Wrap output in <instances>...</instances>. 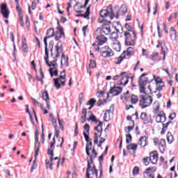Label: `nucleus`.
Here are the masks:
<instances>
[{
  "label": "nucleus",
  "instance_id": "33",
  "mask_svg": "<svg viewBox=\"0 0 178 178\" xmlns=\"http://www.w3.org/2000/svg\"><path fill=\"white\" fill-rule=\"evenodd\" d=\"M109 15V11L108 10H100V16L104 19V17H106Z\"/></svg>",
  "mask_w": 178,
  "mask_h": 178
},
{
  "label": "nucleus",
  "instance_id": "37",
  "mask_svg": "<svg viewBox=\"0 0 178 178\" xmlns=\"http://www.w3.org/2000/svg\"><path fill=\"white\" fill-rule=\"evenodd\" d=\"M54 41H50L49 43V48L50 49V52H51V56H54Z\"/></svg>",
  "mask_w": 178,
  "mask_h": 178
},
{
  "label": "nucleus",
  "instance_id": "13",
  "mask_svg": "<svg viewBox=\"0 0 178 178\" xmlns=\"http://www.w3.org/2000/svg\"><path fill=\"white\" fill-rule=\"evenodd\" d=\"M122 91H123V89L122 88V87L120 86H114V87H111L110 89V94H113L115 96H118L119 95V94H120V92H122Z\"/></svg>",
  "mask_w": 178,
  "mask_h": 178
},
{
  "label": "nucleus",
  "instance_id": "63",
  "mask_svg": "<svg viewBox=\"0 0 178 178\" xmlns=\"http://www.w3.org/2000/svg\"><path fill=\"white\" fill-rule=\"evenodd\" d=\"M175 118H176V113H172L170 114L169 119H170V120H173Z\"/></svg>",
  "mask_w": 178,
  "mask_h": 178
},
{
  "label": "nucleus",
  "instance_id": "25",
  "mask_svg": "<svg viewBox=\"0 0 178 178\" xmlns=\"http://www.w3.org/2000/svg\"><path fill=\"white\" fill-rule=\"evenodd\" d=\"M51 34V35H49ZM47 37H44V38H52L54 35H55V31L54 30V28H50L49 30L47 31Z\"/></svg>",
  "mask_w": 178,
  "mask_h": 178
},
{
  "label": "nucleus",
  "instance_id": "19",
  "mask_svg": "<svg viewBox=\"0 0 178 178\" xmlns=\"http://www.w3.org/2000/svg\"><path fill=\"white\" fill-rule=\"evenodd\" d=\"M124 27L127 31H125L124 33H132V35H134V38H136L137 35L136 34V31H133V27H131V26L126 23Z\"/></svg>",
  "mask_w": 178,
  "mask_h": 178
},
{
  "label": "nucleus",
  "instance_id": "15",
  "mask_svg": "<svg viewBox=\"0 0 178 178\" xmlns=\"http://www.w3.org/2000/svg\"><path fill=\"white\" fill-rule=\"evenodd\" d=\"M95 123H97L99 122L98 125L97 127H95V131H97V133H100L99 137H101V136H102V122L99 121V120H97V119L95 120Z\"/></svg>",
  "mask_w": 178,
  "mask_h": 178
},
{
  "label": "nucleus",
  "instance_id": "5",
  "mask_svg": "<svg viewBox=\"0 0 178 178\" xmlns=\"http://www.w3.org/2000/svg\"><path fill=\"white\" fill-rule=\"evenodd\" d=\"M132 33L130 32H124V37L125 38V45L127 47L136 45V42H134V37L131 36Z\"/></svg>",
  "mask_w": 178,
  "mask_h": 178
},
{
  "label": "nucleus",
  "instance_id": "12",
  "mask_svg": "<svg viewBox=\"0 0 178 178\" xmlns=\"http://www.w3.org/2000/svg\"><path fill=\"white\" fill-rule=\"evenodd\" d=\"M56 48V58H59L60 56V53L63 51V44L59 40L58 44L55 46Z\"/></svg>",
  "mask_w": 178,
  "mask_h": 178
},
{
  "label": "nucleus",
  "instance_id": "20",
  "mask_svg": "<svg viewBox=\"0 0 178 178\" xmlns=\"http://www.w3.org/2000/svg\"><path fill=\"white\" fill-rule=\"evenodd\" d=\"M63 65H65L67 67L69 66V58L66 57L65 56L64 53H62L61 55V60H60V66H63Z\"/></svg>",
  "mask_w": 178,
  "mask_h": 178
},
{
  "label": "nucleus",
  "instance_id": "24",
  "mask_svg": "<svg viewBox=\"0 0 178 178\" xmlns=\"http://www.w3.org/2000/svg\"><path fill=\"white\" fill-rule=\"evenodd\" d=\"M81 123L83 124V123H86L87 122V108H83L82 110V115H81Z\"/></svg>",
  "mask_w": 178,
  "mask_h": 178
},
{
  "label": "nucleus",
  "instance_id": "28",
  "mask_svg": "<svg viewBox=\"0 0 178 178\" xmlns=\"http://www.w3.org/2000/svg\"><path fill=\"white\" fill-rule=\"evenodd\" d=\"M137 147H138L137 144L131 143L127 146V149H128V151H130V149H132L134 152H136V151H137Z\"/></svg>",
  "mask_w": 178,
  "mask_h": 178
},
{
  "label": "nucleus",
  "instance_id": "40",
  "mask_svg": "<svg viewBox=\"0 0 178 178\" xmlns=\"http://www.w3.org/2000/svg\"><path fill=\"white\" fill-rule=\"evenodd\" d=\"M34 169H37V157H35V159L33 161V163L31 168V172H33Z\"/></svg>",
  "mask_w": 178,
  "mask_h": 178
},
{
  "label": "nucleus",
  "instance_id": "22",
  "mask_svg": "<svg viewBox=\"0 0 178 178\" xmlns=\"http://www.w3.org/2000/svg\"><path fill=\"white\" fill-rule=\"evenodd\" d=\"M22 48L24 52H29V47H27V42L26 40V37L22 36Z\"/></svg>",
  "mask_w": 178,
  "mask_h": 178
},
{
  "label": "nucleus",
  "instance_id": "14",
  "mask_svg": "<svg viewBox=\"0 0 178 178\" xmlns=\"http://www.w3.org/2000/svg\"><path fill=\"white\" fill-rule=\"evenodd\" d=\"M96 40L97 45H104V44H105V42L108 41V38H106V37H105V35H100L97 36Z\"/></svg>",
  "mask_w": 178,
  "mask_h": 178
},
{
  "label": "nucleus",
  "instance_id": "48",
  "mask_svg": "<svg viewBox=\"0 0 178 178\" xmlns=\"http://www.w3.org/2000/svg\"><path fill=\"white\" fill-rule=\"evenodd\" d=\"M123 56H120L118 58H117V61L115 62V65H120L122 63V62H123Z\"/></svg>",
  "mask_w": 178,
  "mask_h": 178
},
{
  "label": "nucleus",
  "instance_id": "57",
  "mask_svg": "<svg viewBox=\"0 0 178 178\" xmlns=\"http://www.w3.org/2000/svg\"><path fill=\"white\" fill-rule=\"evenodd\" d=\"M118 38V33L116 32H113L111 33V40H116Z\"/></svg>",
  "mask_w": 178,
  "mask_h": 178
},
{
  "label": "nucleus",
  "instance_id": "56",
  "mask_svg": "<svg viewBox=\"0 0 178 178\" xmlns=\"http://www.w3.org/2000/svg\"><path fill=\"white\" fill-rule=\"evenodd\" d=\"M36 128V131H35V141H38V136H40V132H38V129Z\"/></svg>",
  "mask_w": 178,
  "mask_h": 178
},
{
  "label": "nucleus",
  "instance_id": "55",
  "mask_svg": "<svg viewBox=\"0 0 178 178\" xmlns=\"http://www.w3.org/2000/svg\"><path fill=\"white\" fill-rule=\"evenodd\" d=\"M15 5H16V9H17V12L19 14H22V8H20V5L19 4V1L15 3Z\"/></svg>",
  "mask_w": 178,
  "mask_h": 178
},
{
  "label": "nucleus",
  "instance_id": "52",
  "mask_svg": "<svg viewBox=\"0 0 178 178\" xmlns=\"http://www.w3.org/2000/svg\"><path fill=\"white\" fill-rule=\"evenodd\" d=\"M99 138H100L101 140H99V144L97 145L98 147H102V144L103 143H105V141H106V138H104L102 137H99Z\"/></svg>",
  "mask_w": 178,
  "mask_h": 178
},
{
  "label": "nucleus",
  "instance_id": "21",
  "mask_svg": "<svg viewBox=\"0 0 178 178\" xmlns=\"http://www.w3.org/2000/svg\"><path fill=\"white\" fill-rule=\"evenodd\" d=\"M147 140H148V138L146 136L140 137L138 142L139 145L144 148L147 145Z\"/></svg>",
  "mask_w": 178,
  "mask_h": 178
},
{
  "label": "nucleus",
  "instance_id": "16",
  "mask_svg": "<svg viewBox=\"0 0 178 178\" xmlns=\"http://www.w3.org/2000/svg\"><path fill=\"white\" fill-rule=\"evenodd\" d=\"M156 122L157 123H165L166 122V114H159L156 117Z\"/></svg>",
  "mask_w": 178,
  "mask_h": 178
},
{
  "label": "nucleus",
  "instance_id": "30",
  "mask_svg": "<svg viewBox=\"0 0 178 178\" xmlns=\"http://www.w3.org/2000/svg\"><path fill=\"white\" fill-rule=\"evenodd\" d=\"M177 37L176 29H175V27H171L170 29V38L171 39L173 38V40H176V38Z\"/></svg>",
  "mask_w": 178,
  "mask_h": 178
},
{
  "label": "nucleus",
  "instance_id": "58",
  "mask_svg": "<svg viewBox=\"0 0 178 178\" xmlns=\"http://www.w3.org/2000/svg\"><path fill=\"white\" fill-rule=\"evenodd\" d=\"M159 54L156 52H154L151 56H150V59L152 60H155V58H156V56H158Z\"/></svg>",
  "mask_w": 178,
  "mask_h": 178
},
{
  "label": "nucleus",
  "instance_id": "50",
  "mask_svg": "<svg viewBox=\"0 0 178 178\" xmlns=\"http://www.w3.org/2000/svg\"><path fill=\"white\" fill-rule=\"evenodd\" d=\"M123 74H126V72H122L120 75H115L113 77V80H118L119 79V77H121V80H123V79H124Z\"/></svg>",
  "mask_w": 178,
  "mask_h": 178
},
{
  "label": "nucleus",
  "instance_id": "42",
  "mask_svg": "<svg viewBox=\"0 0 178 178\" xmlns=\"http://www.w3.org/2000/svg\"><path fill=\"white\" fill-rule=\"evenodd\" d=\"M47 39H48V38H44V51H45V54H47V55L48 54V42L47 41Z\"/></svg>",
  "mask_w": 178,
  "mask_h": 178
},
{
  "label": "nucleus",
  "instance_id": "3",
  "mask_svg": "<svg viewBox=\"0 0 178 178\" xmlns=\"http://www.w3.org/2000/svg\"><path fill=\"white\" fill-rule=\"evenodd\" d=\"M98 178V170L95 167V164L92 166L90 165V162L88 163V167L86 168V178Z\"/></svg>",
  "mask_w": 178,
  "mask_h": 178
},
{
  "label": "nucleus",
  "instance_id": "62",
  "mask_svg": "<svg viewBox=\"0 0 178 178\" xmlns=\"http://www.w3.org/2000/svg\"><path fill=\"white\" fill-rule=\"evenodd\" d=\"M26 24L27 29H29V27H30V19L29 18L28 15H26Z\"/></svg>",
  "mask_w": 178,
  "mask_h": 178
},
{
  "label": "nucleus",
  "instance_id": "39",
  "mask_svg": "<svg viewBox=\"0 0 178 178\" xmlns=\"http://www.w3.org/2000/svg\"><path fill=\"white\" fill-rule=\"evenodd\" d=\"M95 102H97V100H95V99L94 98H92L88 102L87 105H90L91 108H94V105H95Z\"/></svg>",
  "mask_w": 178,
  "mask_h": 178
},
{
  "label": "nucleus",
  "instance_id": "18",
  "mask_svg": "<svg viewBox=\"0 0 178 178\" xmlns=\"http://www.w3.org/2000/svg\"><path fill=\"white\" fill-rule=\"evenodd\" d=\"M126 52L127 56H133V54H134V49L131 47H129L127 48V51H124L122 54V56H124V58H126Z\"/></svg>",
  "mask_w": 178,
  "mask_h": 178
},
{
  "label": "nucleus",
  "instance_id": "59",
  "mask_svg": "<svg viewBox=\"0 0 178 178\" xmlns=\"http://www.w3.org/2000/svg\"><path fill=\"white\" fill-rule=\"evenodd\" d=\"M47 155H50V156H54V149L49 148L47 149Z\"/></svg>",
  "mask_w": 178,
  "mask_h": 178
},
{
  "label": "nucleus",
  "instance_id": "8",
  "mask_svg": "<svg viewBox=\"0 0 178 178\" xmlns=\"http://www.w3.org/2000/svg\"><path fill=\"white\" fill-rule=\"evenodd\" d=\"M140 119L143 122V124H148V123H152V118L149 116L146 113H141Z\"/></svg>",
  "mask_w": 178,
  "mask_h": 178
},
{
  "label": "nucleus",
  "instance_id": "11",
  "mask_svg": "<svg viewBox=\"0 0 178 178\" xmlns=\"http://www.w3.org/2000/svg\"><path fill=\"white\" fill-rule=\"evenodd\" d=\"M66 79V74H64V75H60L59 78H55L54 79V87H56V90H59L60 88V83H59L61 80H65Z\"/></svg>",
  "mask_w": 178,
  "mask_h": 178
},
{
  "label": "nucleus",
  "instance_id": "6",
  "mask_svg": "<svg viewBox=\"0 0 178 178\" xmlns=\"http://www.w3.org/2000/svg\"><path fill=\"white\" fill-rule=\"evenodd\" d=\"M100 54L103 58H111V56H113V55H115L111 49L108 46L102 47L100 49Z\"/></svg>",
  "mask_w": 178,
  "mask_h": 178
},
{
  "label": "nucleus",
  "instance_id": "61",
  "mask_svg": "<svg viewBox=\"0 0 178 178\" xmlns=\"http://www.w3.org/2000/svg\"><path fill=\"white\" fill-rule=\"evenodd\" d=\"M88 145V149H90V151H91L92 148V140L90 139V141L86 144V145Z\"/></svg>",
  "mask_w": 178,
  "mask_h": 178
},
{
  "label": "nucleus",
  "instance_id": "27",
  "mask_svg": "<svg viewBox=\"0 0 178 178\" xmlns=\"http://www.w3.org/2000/svg\"><path fill=\"white\" fill-rule=\"evenodd\" d=\"M54 67L49 68V72L50 73L51 77H54V76H58V69L53 66Z\"/></svg>",
  "mask_w": 178,
  "mask_h": 178
},
{
  "label": "nucleus",
  "instance_id": "45",
  "mask_svg": "<svg viewBox=\"0 0 178 178\" xmlns=\"http://www.w3.org/2000/svg\"><path fill=\"white\" fill-rule=\"evenodd\" d=\"M108 9H110L111 10V16L110 17V19L111 20L113 19V17H115V16H116V15H115V12H113V10L112 9V6H109L108 7Z\"/></svg>",
  "mask_w": 178,
  "mask_h": 178
},
{
  "label": "nucleus",
  "instance_id": "36",
  "mask_svg": "<svg viewBox=\"0 0 178 178\" xmlns=\"http://www.w3.org/2000/svg\"><path fill=\"white\" fill-rule=\"evenodd\" d=\"M89 67L90 69H95L97 67V62L95 60H90Z\"/></svg>",
  "mask_w": 178,
  "mask_h": 178
},
{
  "label": "nucleus",
  "instance_id": "46",
  "mask_svg": "<svg viewBox=\"0 0 178 178\" xmlns=\"http://www.w3.org/2000/svg\"><path fill=\"white\" fill-rule=\"evenodd\" d=\"M138 173H140V168L137 166L134 167L133 170L134 176L138 175Z\"/></svg>",
  "mask_w": 178,
  "mask_h": 178
},
{
  "label": "nucleus",
  "instance_id": "43",
  "mask_svg": "<svg viewBox=\"0 0 178 178\" xmlns=\"http://www.w3.org/2000/svg\"><path fill=\"white\" fill-rule=\"evenodd\" d=\"M111 113V110H106V112L104 113V122H108L109 120H108V115Z\"/></svg>",
  "mask_w": 178,
  "mask_h": 178
},
{
  "label": "nucleus",
  "instance_id": "49",
  "mask_svg": "<svg viewBox=\"0 0 178 178\" xmlns=\"http://www.w3.org/2000/svg\"><path fill=\"white\" fill-rule=\"evenodd\" d=\"M163 87H165V83H161V84H159L156 88V90L157 91H162L163 90Z\"/></svg>",
  "mask_w": 178,
  "mask_h": 178
},
{
  "label": "nucleus",
  "instance_id": "47",
  "mask_svg": "<svg viewBox=\"0 0 178 178\" xmlns=\"http://www.w3.org/2000/svg\"><path fill=\"white\" fill-rule=\"evenodd\" d=\"M149 162H151V161H149V157L143 158V163L145 166H148V165H149Z\"/></svg>",
  "mask_w": 178,
  "mask_h": 178
},
{
  "label": "nucleus",
  "instance_id": "41",
  "mask_svg": "<svg viewBox=\"0 0 178 178\" xmlns=\"http://www.w3.org/2000/svg\"><path fill=\"white\" fill-rule=\"evenodd\" d=\"M154 79H155L156 86H158L159 84H163V81H162V79H161V77L157 76L156 78H155V75H154Z\"/></svg>",
  "mask_w": 178,
  "mask_h": 178
},
{
  "label": "nucleus",
  "instance_id": "35",
  "mask_svg": "<svg viewBox=\"0 0 178 178\" xmlns=\"http://www.w3.org/2000/svg\"><path fill=\"white\" fill-rule=\"evenodd\" d=\"M88 115H91L90 118L87 119L88 122H90V120H92V122H95L97 118L92 114V111H88Z\"/></svg>",
  "mask_w": 178,
  "mask_h": 178
},
{
  "label": "nucleus",
  "instance_id": "1",
  "mask_svg": "<svg viewBox=\"0 0 178 178\" xmlns=\"http://www.w3.org/2000/svg\"><path fill=\"white\" fill-rule=\"evenodd\" d=\"M147 76V74L143 73L140 77L138 81L139 84V91L140 93L145 94V86L146 84H148L147 88L150 91V94H152V90L151 89V84L148 81V77L144 78V80H143V77Z\"/></svg>",
  "mask_w": 178,
  "mask_h": 178
},
{
  "label": "nucleus",
  "instance_id": "51",
  "mask_svg": "<svg viewBox=\"0 0 178 178\" xmlns=\"http://www.w3.org/2000/svg\"><path fill=\"white\" fill-rule=\"evenodd\" d=\"M58 30H59V34L60 37L65 38V32L63 31V27H57Z\"/></svg>",
  "mask_w": 178,
  "mask_h": 178
},
{
  "label": "nucleus",
  "instance_id": "38",
  "mask_svg": "<svg viewBox=\"0 0 178 178\" xmlns=\"http://www.w3.org/2000/svg\"><path fill=\"white\" fill-rule=\"evenodd\" d=\"M133 141V137L131 136V134H128L126 135V143L127 144H129Z\"/></svg>",
  "mask_w": 178,
  "mask_h": 178
},
{
  "label": "nucleus",
  "instance_id": "60",
  "mask_svg": "<svg viewBox=\"0 0 178 178\" xmlns=\"http://www.w3.org/2000/svg\"><path fill=\"white\" fill-rule=\"evenodd\" d=\"M172 123H173L172 121H168L165 124L163 123V127H165V129H168V127H169V125L172 124Z\"/></svg>",
  "mask_w": 178,
  "mask_h": 178
},
{
  "label": "nucleus",
  "instance_id": "54",
  "mask_svg": "<svg viewBox=\"0 0 178 178\" xmlns=\"http://www.w3.org/2000/svg\"><path fill=\"white\" fill-rule=\"evenodd\" d=\"M83 136L86 143H89L91 140V139H90V136L86 133V131H83Z\"/></svg>",
  "mask_w": 178,
  "mask_h": 178
},
{
  "label": "nucleus",
  "instance_id": "34",
  "mask_svg": "<svg viewBox=\"0 0 178 178\" xmlns=\"http://www.w3.org/2000/svg\"><path fill=\"white\" fill-rule=\"evenodd\" d=\"M90 9H91V6H88L87 8H86V11L85 13V14H83V17L84 19H90Z\"/></svg>",
  "mask_w": 178,
  "mask_h": 178
},
{
  "label": "nucleus",
  "instance_id": "7",
  "mask_svg": "<svg viewBox=\"0 0 178 178\" xmlns=\"http://www.w3.org/2000/svg\"><path fill=\"white\" fill-rule=\"evenodd\" d=\"M126 13H127V7L126 5L122 4L119 10L115 12V17H116V19H119V15L124 16Z\"/></svg>",
  "mask_w": 178,
  "mask_h": 178
},
{
  "label": "nucleus",
  "instance_id": "17",
  "mask_svg": "<svg viewBox=\"0 0 178 178\" xmlns=\"http://www.w3.org/2000/svg\"><path fill=\"white\" fill-rule=\"evenodd\" d=\"M86 155H88V156H89L90 158V161H88V163L89 162L90 165H91L94 163V159H95V156H94L91 155V154H90V149H88V145H86Z\"/></svg>",
  "mask_w": 178,
  "mask_h": 178
},
{
  "label": "nucleus",
  "instance_id": "23",
  "mask_svg": "<svg viewBox=\"0 0 178 178\" xmlns=\"http://www.w3.org/2000/svg\"><path fill=\"white\" fill-rule=\"evenodd\" d=\"M34 149H35V158H37V156H38V151H40V141L35 140Z\"/></svg>",
  "mask_w": 178,
  "mask_h": 178
},
{
  "label": "nucleus",
  "instance_id": "53",
  "mask_svg": "<svg viewBox=\"0 0 178 178\" xmlns=\"http://www.w3.org/2000/svg\"><path fill=\"white\" fill-rule=\"evenodd\" d=\"M84 130H86L88 134H90V125L88 124H86L83 127Z\"/></svg>",
  "mask_w": 178,
  "mask_h": 178
},
{
  "label": "nucleus",
  "instance_id": "32",
  "mask_svg": "<svg viewBox=\"0 0 178 178\" xmlns=\"http://www.w3.org/2000/svg\"><path fill=\"white\" fill-rule=\"evenodd\" d=\"M42 99H44L45 102H49V95H48V92L44 91L42 92Z\"/></svg>",
  "mask_w": 178,
  "mask_h": 178
},
{
  "label": "nucleus",
  "instance_id": "31",
  "mask_svg": "<svg viewBox=\"0 0 178 178\" xmlns=\"http://www.w3.org/2000/svg\"><path fill=\"white\" fill-rule=\"evenodd\" d=\"M138 102V97L135 95H131V103L136 105Z\"/></svg>",
  "mask_w": 178,
  "mask_h": 178
},
{
  "label": "nucleus",
  "instance_id": "9",
  "mask_svg": "<svg viewBox=\"0 0 178 178\" xmlns=\"http://www.w3.org/2000/svg\"><path fill=\"white\" fill-rule=\"evenodd\" d=\"M1 13L4 19H9V13H10L8 10V6L6 5V3L1 4Z\"/></svg>",
  "mask_w": 178,
  "mask_h": 178
},
{
  "label": "nucleus",
  "instance_id": "4",
  "mask_svg": "<svg viewBox=\"0 0 178 178\" xmlns=\"http://www.w3.org/2000/svg\"><path fill=\"white\" fill-rule=\"evenodd\" d=\"M99 23H103L104 24L102 26L100 33L105 34V35H109L111 34V22H106L105 19H99Z\"/></svg>",
  "mask_w": 178,
  "mask_h": 178
},
{
  "label": "nucleus",
  "instance_id": "2",
  "mask_svg": "<svg viewBox=\"0 0 178 178\" xmlns=\"http://www.w3.org/2000/svg\"><path fill=\"white\" fill-rule=\"evenodd\" d=\"M145 95H140L139 100V105L141 106L142 109L145 108H148V106H151L152 104V97L147 96V92L144 93Z\"/></svg>",
  "mask_w": 178,
  "mask_h": 178
},
{
  "label": "nucleus",
  "instance_id": "10",
  "mask_svg": "<svg viewBox=\"0 0 178 178\" xmlns=\"http://www.w3.org/2000/svg\"><path fill=\"white\" fill-rule=\"evenodd\" d=\"M149 161H150L152 165H156L158 163V153L156 152H150Z\"/></svg>",
  "mask_w": 178,
  "mask_h": 178
},
{
  "label": "nucleus",
  "instance_id": "26",
  "mask_svg": "<svg viewBox=\"0 0 178 178\" xmlns=\"http://www.w3.org/2000/svg\"><path fill=\"white\" fill-rule=\"evenodd\" d=\"M46 57L44 58V61L46 62V65H47V66H49V67H51V66H56V64L55 63H52L48 61V59H49V53L47 51V53H45Z\"/></svg>",
  "mask_w": 178,
  "mask_h": 178
},
{
  "label": "nucleus",
  "instance_id": "44",
  "mask_svg": "<svg viewBox=\"0 0 178 178\" xmlns=\"http://www.w3.org/2000/svg\"><path fill=\"white\" fill-rule=\"evenodd\" d=\"M79 136V123L75 122L74 137Z\"/></svg>",
  "mask_w": 178,
  "mask_h": 178
},
{
  "label": "nucleus",
  "instance_id": "29",
  "mask_svg": "<svg viewBox=\"0 0 178 178\" xmlns=\"http://www.w3.org/2000/svg\"><path fill=\"white\" fill-rule=\"evenodd\" d=\"M132 125L129 127H124V131L125 133H130L132 130H134V120H131Z\"/></svg>",
  "mask_w": 178,
  "mask_h": 178
},
{
  "label": "nucleus",
  "instance_id": "64",
  "mask_svg": "<svg viewBox=\"0 0 178 178\" xmlns=\"http://www.w3.org/2000/svg\"><path fill=\"white\" fill-rule=\"evenodd\" d=\"M55 130H56V137L58 138V137H59V134H60V132L59 131V130L56 129V127H55Z\"/></svg>",
  "mask_w": 178,
  "mask_h": 178
}]
</instances>
